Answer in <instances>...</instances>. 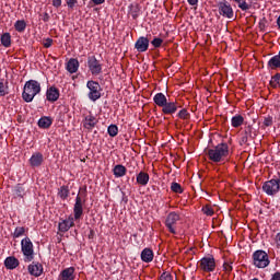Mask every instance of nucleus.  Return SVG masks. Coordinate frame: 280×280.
I'll use <instances>...</instances> for the list:
<instances>
[{"instance_id": "39", "label": "nucleus", "mask_w": 280, "mask_h": 280, "mask_svg": "<svg viewBox=\"0 0 280 280\" xmlns=\"http://www.w3.org/2000/svg\"><path fill=\"white\" fill-rule=\"evenodd\" d=\"M177 117H179V119H187L189 117V112H187L185 108L180 109Z\"/></svg>"}, {"instance_id": "31", "label": "nucleus", "mask_w": 280, "mask_h": 280, "mask_svg": "<svg viewBox=\"0 0 280 280\" xmlns=\"http://www.w3.org/2000/svg\"><path fill=\"white\" fill-rule=\"evenodd\" d=\"M25 27H27V23L24 20H18L14 24V28L16 32H25Z\"/></svg>"}, {"instance_id": "46", "label": "nucleus", "mask_w": 280, "mask_h": 280, "mask_svg": "<svg viewBox=\"0 0 280 280\" xmlns=\"http://www.w3.org/2000/svg\"><path fill=\"white\" fill-rule=\"evenodd\" d=\"M223 269L225 272H231L233 270V266L229 262L223 264Z\"/></svg>"}, {"instance_id": "5", "label": "nucleus", "mask_w": 280, "mask_h": 280, "mask_svg": "<svg viewBox=\"0 0 280 280\" xmlns=\"http://www.w3.org/2000/svg\"><path fill=\"white\" fill-rule=\"evenodd\" d=\"M86 88L89 89L88 97L91 102H97L102 97V85L97 81H88Z\"/></svg>"}, {"instance_id": "21", "label": "nucleus", "mask_w": 280, "mask_h": 280, "mask_svg": "<svg viewBox=\"0 0 280 280\" xmlns=\"http://www.w3.org/2000/svg\"><path fill=\"white\" fill-rule=\"evenodd\" d=\"M20 261L14 256H9L4 260V266L7 270H15V268H19Z\"/></svg>"}, {"instance_id": "25", "label": "nucleus", "mask_w": 280, "mask_h": 280, "mask_svg": "<svg viewBox=\"0 0 280 280\" xmlns=\"http://www.w3.org/2000/svg\"><path fill=\"white\" fill-rule=\"evenodd\" d=\"M13 197L14 198H25V187H23V185L18 184L14 188H13Z\"/></svg>"}, {"instance_id": "54", "label": "nucleus", "mask_w": 280, "mask_h": 280, "mask_svg": "<svg viewBox=\"0 0 280 280\" xmlns=\"http://www.w3.org/2000/svg\"><path fill=\"white\" fill-rule=\"evenodd\" d=\"M0 73H1V68H0Z\"/></svg>"}, {"instance_id": "18", "label": "nucleus", "mask_w": 280, "mask_h": 280, "mask_svg": "<svg viewBox=\"0 0 280 280\" xmlns=\"http://www.w3.org/2000/svg\"><path fill=\"white\" fill-rule=\"evenodd\" d=\"M43 161H44L43 153L36 152V153H33V155L31 156L30 164L32 167H40L43 165Z\"/></svg>"}, {"instance_id": "16", "label": "nucleus", "mask_w": 280, "mask_h": 280, "mask_svg": "<svg viewBox=\"0 0 280 280\" xmlns=\"http://www.w3.org/2000/svg\"><path fill=\"white\" fill-rule=\"evenodd\" d=\"M60 97V91L56 86H50L46 91V100L48 102H58Z\"/></svg>"}, {"instance_id": "13", "label": "nucleus", "mask_w": 280, "mask_h": 280, "mask_svg": "<svg viewBox=\"0 0 280 280\" xmlns=\"http://www.w3.org/2000/svg\"><path fill=\"white\" fill-rule=\"evenodd\" d=\"M178 108H180V105L178 104V102L166 101L165 105L162 107V113L164 115H174L176 110H178Z\"/></svg>"}, {"instance_id": "14", "label": "nucleus", "mask_w": 280, "mask_h": 280, "mask_svg": "<svg viewBox=\"0 0 280 280\" xmlns=\"http://www.w3.org/2000/svg\"><path fill=\"white\" fill-rule=\"evenodd\" d=\"M97 126V118L93 114H89L83 119V128L86 130H93Z\"/></svg>"}, {"instance_id": "20", "label": "nucleus", "mask_w": 280, "mask_h": 280, "mask_svg": "<svg viewBox=\"0 0 280 280\" xmlns=\"http://www.w3.org/2000/svg\"><path fill=\"white\" fill-rule=\"evenodd\" d=\"M66 69L68 73H78V69H80V61H78L75 58L69 59L66 65Z\"/></svg>"}, {"instance_id": "30", "label": "nucleus", "mask_w": 280, "mask_h": 280, "mask_svg": "<svg viewBox=\"0 0 280 280\" xmlns=\"http://www.w3.org/2000/svg\"><path fill=\"white\" fill-rule=\"evenodd\" d=\"M5 95H8V81L0 79V97H5Z\"/></svg>"}, {"instance_id": "38", "label": "nucleus", "mask_w": 280, "mask_h": 280, "mask_svg": "<svg viewBox=\"0 0 280 280\" xmlns=\"http://www.w3.org/2000/svg\"><path fill=\"white\" fill-rule=\"evenodd\" d=\"M201 211L205 215L208 217H211L214 213L213 208H211L210 206H205Z\"/></svg>"}, {"instance_id": "4", "label": "nucleus", "mask_w": 280, "mask_h": 280, "mask_svg": "<svg viewBox=\"0 0 280 280\" xmlns=\"http://www.w3.org/2000/svg\"><path fill=\"white\" fill-rule=\"evenodd\" d=\"M253 261L256 268H268L270 266V257L268 253L258 249L253 254Z\"/></svg>"}, {"instance_id": "26", "label": "nucleus", "mask_w": 280, "mask_h": 280, "mask_svg": "<svg viewBox=\"0 0 280 280\" xmlns=\"http://www.w3.org/2000/svg\"><path fill=\"white\" fill-rule=\"evenodd\" d=\"M69 194H71L69 186L63 185L58 189L57 196H59L61 200H67V198H69Z\"/></svg>"}, {"instance_id": "1", "label": "nucleus", "mask_w": 280, "mask_h": 280, "mask_svg": "<svg viewBox=\"0 0 280 280\" xmlns=\"http://www.w3.org/2000/svg\"><path fill=\"white\" fill-rule=\"evenodd\" d=\"M86 202V199H82V196L80 194L75 197V202L73 206V213L74 217L69 215L66 220H62L58 224V229L60 233H67L71 226L75 225V220H80L82 215H84V205Z\"/></svg>"}, {"instance_id": "2", "label": "nucleus", "mask_w": 280, "mask_h": 280, "mask_svg": "<svg viewBox=\"0 0 280 280\" xmlns=\"http://www.w3.org/2000/svg\"><path fill=\"white\" fill-rule=\"evenodd\" d=\"M207 154L212 163H226V161H229V144L220 143L217 147L209 149Z\"/></svg>"}, {"instance_id": "53", "label": "nucleus", "mask_w": 280, "mask_h": 280, "mask_svg": "<svg viewBox=\"0 0 280 280\" xmlns=\"http://www.w3.org/2000/svg\"><path fill=\"white\" fill-rule=\"evenodd\" d=\"M84 198H86V190H84V195H83Z\"/></svg>"}, {"instance_id": "42", "label": "nucleus", "mask_w": 280, "mask_h": 280, "mask_svg": "<svg viewBox=\"0 0 280 280\" xmlns=\"http://www.w3.org/2000/svg\"><path fill=\"white\" fill-rule=\"evenodd\" d=\"M51 45H54V39H51V38H46V39L44 40V47H45L46 49H49V47H51Z\"/></svg>"}, {"instance_id": "9", "label": "nucleus", "mask_w": 280, "mask_h": 280, "mask_svg": "<svg viewBox=\"0 0 280 280\" xmlns=\"http://www.w3.org/2000/svg\"><path fill=\"white\" fill-rule=\"evenodd\" d=\"M218 8H219V14L223 16V19H233L234 16L233 7H231V3H229V1L224 0L219 2Z\"/></svg>"}, {"instance_id": "43", "label": "nucleus", "mask_w": 280, "mask_h": 280, "mask_svg": "<svg viewBox=\"0 0 280 280\" xmlns=\"http://www.w3.org/2000/svg\"><path fill=\"white\" fill-rule=\"evenodd\" d=\"M245 143H248V132L245 131V133L241 137V145H244Z\"/></svg>"}, {"instance_id": "29", "label": "nucleus", "mask_w": 280, "mask_h": 280, "mask_svg": "<svg viewBox=\"0 0 280 280\" xmlns=\"http://www.w3.org/2000/svg\"><path fill=\"white\" fill-rule=\"evenodd\" d=\"M231 124L233 128H240L244 124V116L235 115L231 119Z\"/></svg>"}, {"instance_id": "33", "label": "nucleus", "mask_w": 280, "mask_h": 280, "mask_svg": "<svg viewBox=\"0 0 280 280\" xmlns=\"http://www.w3.org/2000/svg\"><path fill=\"white\" fill-rule=\"evenodd\" d=\"M270 86H272V89L280 86V73H276L273 77H271Z\"/></svg>"}, {"instance_id": "47", "label": "nucleus", "mask_w": 280, "mask_h": 280, "mask_svg": "<svg viewBox=\"0 0 280 280\" xmlns=\"http://www.w3.org/2000/svg\"><path fill=\"white\" fill-rule=\"evenodd\" d=\"M54 8H60L62 5V0H52Z\"/></svg>"}, {"instance_id": "10", "label": "nucleus", "mask_w": 280, "mask_h": 280, "mask_svg": "<svg viewBox=\"0 0 280 280\" xmlns=\"http://www.w3.org/2000/svg\"><path fill=\"white\" fill-rule=\"evenodd\" d=\"M199 268L203 270V272H213V270H215V258H213V256L201 258Z\"/></svg>"}, {"instance_id": "48", "label": "nucleus", "mask_w": 280, "mask_h": 280, "mask_svg": "<svg viewBox=\"0 0 280 280\" xmlns=\"http://www.w3.org/2000/svg\"><path fill=\"white\" fill-rule=\"evenodd\" d=\"M270 280H280V271L275 272Z\"/></svg>"}, {"instance_id": "3", "label": "nucleus", "mask_w": 280, "mask_h": 280, "mask_svg": "<svg viewBox=\"0 0 280 280\" xmlns=\"http://www.w3.org/2000/svg\"><path fill=\"white\" fill-rule=\"evenodd\" d=\"M38 93H40V83L36 80H28L24 84L22 98L30 104V102H34V96Z\"/></svg>"}, {"instance_id": "8", "label": "nucleus", "mask_w": 280, "mask_h": 280, "mask_svg": "<svg viewBox=\"0 0 280 280\" xmlns=\"http://www.w3.org/2000/svg\"><path fill=\"white\" fill-rule=\"evenodd\" d=\"M180 221V214L171 212L165 220V226L173 235H176V224Z\"/></svg>"}, {"instance_id": "28", "label": "nucleus", "mask_w": 280, "mask_h": 280, "mask_svg": "<svg viewBox=\"0 0 280 280\" xmlns=\"http://www.w3.org/2000/svg\"><path fill=\"white\" fill-rule=\"evenodd\" d=\"M51 124H52L51 118L47 116H44L38 120L39 128H44V129L50 128Z\"/></svg>"}, {"instance_id": "37", "label": "nucleus", "mask_w": 280, "mask_h": 280, "mask_svg": "<svg viewBox=\"0 0 280 280\" xmlns=\"http://www.w3.org/2000/svg\"><path fill=\"white\" fill-rule=\"evenodd\" d=\"M151 45L155 47V49H159L163 45V38L161 37H154L151 42Z\"/></svg>"}, {"instance_id": "50", "label": "nucleus", "mask_w": 280, "mask_h": 280, "mask_svg": "<svg viewBox=\"0 0 280 280\" xmlns=\"http://www.w3.org/2000/svg\"><path fill=\"white\" fill-rule=\"evenodd\" d=\"M189 5H198V0H187Z\"/></svg>"}, {"instance_id": "23", "label": "nucleus", "mask_w": 280, "mask_h": 280, "mask_svg": "<svg viewBox=\"0 0 280 280\" xmlns=\"http://www.w3.org/2000/svg\"><path fill=\"white\" fill-rule=\"evenodd\" d=\"M136 180L138 185H141V187H145L148 183H150V175L145 172H140L137 175Z\"/></svg>"}, {"instance_id": "51", "label": "nucleus", "mask_w": 280, "mask_h": 280, "mask_svg": "<svg viewBox=\"0 0 280 280\" xmlns=\"http://www.w3.org/2000/svg\"><path fill=\"white\" fill-rule=\"evenodd\" d=\"M44 21H45V23H47V21H49V14L45 13Z\"/></svg>"}, {"instance_id": "34", "label": "nucleus", "mask_w": 280, "mask_h": 280, "mask_svg": "<svg viewBox=\"0 0 280 280\" xmlns=\"http://www.w3.org/2000/svg\"><path fill=\"white\" fill-rule=\"evenodd\" d=\"M23 235H25V228L23 226L15 228L13 232V237L16 240L19 237H23Z\"/></svg>"}, {"instance_id": "7", "label": "nucleus", "mask_w": 280, "mask_h": 280, "mask_svg": "<svg viewBox=\"0 0 280 280\" xmlns=\"http://www.w3.org/2000/svg\"><path fill=\"white\" fill-rule=\"evenodd\" d=\"M262 191L267 196H277L280 191V177L267 180L262 184Z\"/></svg>"}, {"instance_id": "19", "label": "nucleus", "mask_w": 280, "mask_h": 280, "mask_svg": "<svg viewBox=\"0 0 280 280\" xmlns=\"http://www.w3.org/2000/svg\"><path fill=\"white\" fill-rule=\"evenodd\" d=\"M141 260L144 264H151V261L154 260V252L148 247H145L142 252H141Z\"/></svg>"}, {"instance_id": "49", "label": "nucleus", "mask_w": 280, "mask_h": 280, "mask_svg": "<svg viewBox=\"0 0 280 280\" xmlns=\"http://www.w3.org/2000/svg\"><path fill=\"white\" fill-rule=\"evenodd\" d=\"M92 2L94 3V5H102V3H105L106 0H92Z\"/></svg>"}, {"instance_id": "35", "label": "nucleus", "mask_w": 280, "mask_h": 280, "mask_svg": "<svg viewBox=\"0 0 280 280\" xmlns=\"http://www.w3.org/2000/svg\"><path fill=\"white\" fill-rule=\"evenodd\" d=\"M275 124V118L272 116H267L262 120V128H270Z\"/></svg>"}, {"instance_id": "15", "label": "nucleus", "mask_w": 280, "mask_h": 280, "mask_svg": "<svg viewBox=\"0 0 280 280\" xmlns=\"http://www.w3.org/2000/svg\"><path fill=\"white\" fill-rule=\"evenodd\" d=\"M28 273L32 275V277H40L43 275V265L40 262L33 261L27 267Z\"/></svg>"}, {"instance_id": "12", "label": "nucleus", "mask_w": 280, "mask_h": 280, "mask_svg": "<svg viewBox=\"0 0 280 280\" xmlns=\"http://www.w3.org/2000/svg\"><path fill=\"white\" fill-rule=\"evenodd\" d=\"M150 47V39L148 37H139L135 44V49L140 54H143Z\"/></svg>"}, {"instance_id": "40", "label": "nucleus", "mask_w": 280, "mask_h": 280, "mask_svg": "<svg viewBox=\"0 0 280 280\" xmlns=\"http://www.w3.org/2000/svg\"><path fill=\"white\" fill-rule=\"evenodd\" d=\"M238 8L241 10H243V12H246L248 10H250V4H248L246 1H242L240 4H238Z\"/></svg>"}, {"instance_id": "27", "label": "nucleus", "mask_w": 280, "mask_h": 280, "mask_svg": "<svg viewBox=\"0 0 280 280\" xmlns=\"http://www.w3.org/2000/svg\"><path fill=\"white\" fill-rule=\"evenodd\" d=\"M0 42H1V45L3 47H11L12 45V35H10V33H4L1 35L0 37Z\"/></svg>"}, {"instance_id": "6", "label": "nucleus", "mask_w": 280, "mask_h": 280, "mask_svg": "<svg viewBox=\"0 0 280 280\" xmlns=\"http://www.w3.org/2000/svg\"><path fill=\"white\" fill-rule=\"evenodd\" d=\"M21 250L24 255V261L30 262L34 260V243H32L30 237L21 241Z\"/></svg>"}, {"instance_id": "17", "label": "nucleus", "mask_w": 280, "mask_h": 280, "mask_svg": "<svg viewBox=\"0 0 280 280\" xmlns=\"http://www.w3.org/2000/svg\"><path fill=\"white\" fill-rule=\"evenodd\" d=\"M60 280H75V268L74 267H68L59 273Z\"/></svg>"}, {"instance_id": "22", "label": "nucleus", "mask_w": 280, "mask_h": 280, "mask_svg": "<svg viewBox=\"0 0 280 280\" xmlns=\"http://www.w3.org/2000/svg\"><path fill=\"white\" fill-rule=\"evenodd\" d=\"M153 102L156 106H159L160 108H163L165 104H167V96H165V94H163L162 92L156 93L153 96Z\"/></svg>"}, {"instance_id": "36", "label": "nucleus", "mask_w": 280, "mask_h": 280, "mask_svg": "<svg viewBox=\"0 0 280 280\" xmlns=\"http://www.w3.org/2000/svg\"><path fill=\"white\" fill-rule=\"evenodd\" d=\"M171 191H174V194H183V187L180 184L174 182L171 184Z\"/></svg>"}, {"instance_id": "32", "label": "nucleus", "mask_w": 280, "mask_h": 280, "mask_svg": "<svg viewBox=\"0 0 280 280\" xmlns=\"http://www.w3.org/2000/svg\"><path fill=\"white\" fill-rule=\"evenodd\" d=\"M107 135H109V137H117V135H119V127H117V125H109Z\"/></svg>"}, {"instance_id": "52", "label": "nucleus", "mask_w": 280, "mask_h": 280, "mask_svg": "<svg viewBox=\"0 0 280 280\" xmlns=\"http://www.w3.org/2000/svg\"><path fill=\"white\" fill-rule=\"evenodd\" d=\"M234 1H235V3H237V5H240L242 2V0H234Z\"/></svg>"}, {"instance_id": "41", "label": "nucleus", "mask_w": 280, "mask_h": 280, "mask_svg": "<svg viewBox=\"0 0 280 280\" xmlns=\"http://www.w3.org/2000/svg\"><path fill=\"white\" fill-rule=\"evenodd\" d=\"M78 4V0H67V5L70 10H73Z\"/></svg>"}, {"instance_id": "24", "label": "nucleus", "mask_w": 280, "mask_h": 280, "mask_svg": "<svg viewBox=\"0 0 280 280\" xmlns=\"http://www.w3.org/2000/svg\"><path fill=\"white\" fill-rule=\"evenodd\" d=\"M126 172H127L126 166H124L121 164H117L113 168V174H114L115 178H124V175L126 174Z\"/></svg>"}, {"instance_id": "44", "label": "nucleus", "mask_w": 280, "mask_h": 280, "mask_svg": "<svg viewBox=\"0 0 280 280\" xmlns=\"http://www.w3.org/2000/svg\"><path fill=\"white\" fill-rule=\"evenodd\" d=\"M160 280H172V273L163 272L160 277Z\"/></svg>"}, {"instance_id": "11", "label": "nucleus", "mask_w": 280, "mask_h": 280, "mask_svg": "<svg viewBox=\"0 0 280 280\" xmlns=\"http://www.w3.org/2000/svg\"><path fill=\"white\" fill-rule=\"evenodd\" d=\"M88 67L90 72L93 75H100V73H102V65L100 63V60H97V57L95 56H90L88 58Z\"/></svg>"}, {"instance_id": "45", "label": "nucleus", "mask_w": 280, "mask_h": 280, "mask_svg": "<svg viewBox=\"0 0 280 280\" xmlns=\"http://www.w3.org/2000/svg\"><path fill=\"white\" fill-rule=\"evenodd\" d=\"M276 248L280 249V232L275 236Z\"/></svg>"}]
</instances>
